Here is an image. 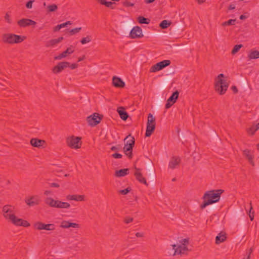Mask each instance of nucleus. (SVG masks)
Returning a JSON list of instances; mask_svg holds the SVG:
<instances>
[{"label": "nucleus", "instance_id": "obj_1", "mask_svg": "<svg viewBox=\"0 0 259 259\" xmlns=\"http://www.w3.org/2000/svg\"><path fill=\"white\" fill-rule=\"evenodd\" d=\"M224 190L222 189L207 191L203 196L204 201L200 205V208L203 209L207 206L218 202Z\"/></svg>", "mask_w": 259, "mask_h": 259}, {"label": "nucleus", "instance_id": "obj_2", "mask_svg": "<svg viewBox=\"0 0 259 259\" xmlns=\"http://www.w3.org/2000/svg\"><path fill=\"white\" fill-rule=\"evenodd\" d=\"M224 77V74H220L218 76V80L215 83V90L220 95H224L226 93L229 85L227 80L223 78Z\"/></svg>", "mask_w": 259, "mask_h": 259}, {"label": "nucleus", "instance_id": "obj_3", "mask_svg": "<svg viewBox=\"0 0 259 259\" xmlns=\"http://www.w3.org/2000/svg\"><path fill=\"white\" fill-rule=\"evenodd\" d=\"M189 242V239L185 238L181 241V245L178 246L176 244L172 245V248L175 250L174 255L180 254L183 255L187 254L189 249L187 246L188 245Z\"/></svg>", "mask_w": 259, "mask_h": 259}, {"label": "nucleus", "instance_id": "obj_4", "mask_svg": "<svg viewBox=\"0 0 259 259\" xmlns=\"http://www.w3.org/2000/svg\"><path fill=\"white\" fill-rule=\"evenodd\" d=\"M45 203L50 207L57 208H69L70 205L68 202H62L58 200H54L51 197H48L45 199Z\"/></svg>", "mask_w": 259, "mask_h": 259}, {"label": "nucleus", "instance_id": "obj_5", "mask_svg": "<svg viewBox=\"0 0 259 259\" xmlns=\"http://www.w3.org/2000/svg\"><path fill=\"white\" fill-rule=\"evenodd\" d=\"M81 138L78 137L71 136L66 139L67 146L72 149L79 148L81 145Z\"/></svg>", "mask_w": 259, "mask_h": 259}, {"label": "nucleus", "instance_id": "obj_6", "mask_svg": "<svg viewBox=\"0 0 259 259\" xmlns=\"http://www.w3.org/2000/svg\"><path fill=\"white\" fill-rule=\"evenodd\" d=\"M103 118V115L99 113H94L87 118L88 123L91 126H95L99 124Z\"/></svg>", "mask_w": 259, "mask_h": 259}, {"label": "nucleus", "instance_id": "obj_7", "mask_svg": "<svg viewBox=\"0 0 259 259\" xmlns=\"http://www.w3.org/2000/svg\"><path fill=\"white\" fill-rule=\"evenodd\" d=\"M4 217L8 220H10L15 215L14 207L11 205H6L3 208Z\"/></svg>", "mask_w": 259, "mask_h": 259}, {"label": "nucleus", "instance_id": "obj_8", "mask_svg": "<svg viewBox=\"0 0 259 259\" xmlns=\"http://www.w3.org/2000/svg\"><path fill=\"white\" fill-rule=\"evenodd\" d=\"M35 229L38 230H46L53 231L55 229V225L53 224H45L40 222H37L34 224Z\"/></svg>", "mask_w": 259, "mask_h": 259}, {"label": "nucleus", "instance_id": "obj_9", "mask_svg": "<svg viewBox=\"0 0 259 259\" xmlns=\"http://www.w3.org/2000/svg\"><path fill=\"white\" fill-rule=\"evenodd\" d=\"M130 36L132 38L142 37L143 34L141 28L138 26L134 27L130 33Z\"/></svg>", "mask_w": 259, "mask_h": 259}, {"label": "nucleus", "instance_id": "obj_10", "mask_svg": "<svg viewBox=\"0 0 259 259\" xmlns=\"http://www.w3.org/2000/svg\"><path fill=\"white\" fill-rule=\"evenodd\" d=\"M179 93L178 91L174 92L170 97L167 100L165 108L167 109L169 108L177 101L179 97Z\"/></svg>", "mask_w": 259, "mask_h": 259}, {"label": "nucleus", "instance_id": "obj_11", "mask_svg": "<svg viewBox=\"0 0 259 259\" xmlns=\"http://www.w3.org/2000/svg\"><path fill=\"white\" fill-rule=\"evenodd\" d=\"M69 64L70 63L68 62H60L52 69V71L55 74L59 73L65 68L68 67Z\"/></svg>", "mask_w": 259, "mask_h": 259}, {"label": "nucleus", "instance_id": "obj_12", "mask_svg": "<svg viewBox=\"0 0 259 259\" xmlns=\"http://www.w3.org/2000/svg\"><path fill=\"white\" fill-rule=\"evenodd\" d=\"M40 202V197L37 195H34L25 199V202L30 206L38 205Z\"/></svg>", "mask_w": 259, "mask_h": 259}, {"label": "nucleus", "instance_id": "obj_13", "mask_svg": "<svg viewBox=\"0 0 259 259\" xmlns=\"http://www.w3.org/2000/svg\"><path fill=\"white\" fill-rule=\"evenodd\" d=\"M75 47L73 46H70L69 47L67 48V49L63 52L61 54H59L58 56H55L54 57L55 60H61V59L66 57L68 55H70L73 53L74 51Z\"/></svg>", "mask_w": 259, "mask_h": 259}, {"label": "nucleus", "instance_id": "obj_14", "mask_svg": "<svg viewBox=\"0 0 259 259\" xmlns=\"http://www.w3.org/2000/svg\"><path fill=\"white\" fill-rule=\"evenodd\" d=\"M134 146V143L132 144H125L123 147V152L125 154L130 158L133 157V149Z\"/></svg>", "mask_w": 259, "mask_h": 259}, {"label": "nucleus", "instance_id": "obj_15", "mask_svg": "<svg viewBox=\"0 0 259 259\" xmlns=\"http://www.w3.org/2000/svg\"><path fill=\"white\" fill-rule=\"evenodd\" d=\"M242 154L252 165H254V155L253 154V151L251 150L246 149L242 151Z\"/></svg>", "mask_w": 259, "mask_h": 259}, {"label": "nucleus", "instance_id": "obj_16", "mask_svg": "<svg viewBox=\"0 0 259 259\" xmlns=\"http://www.w3.org/2000/svg\"><path fill=\"white\" fill-rule=\"evenodd\" d=\"M19 26L22 27H25L30 25L34 26L36 24V22L29 19H22L18 21Z\"/></svg>", "mask_w": 259, "mask_h": 259}, {"label": "nucleus", "instance_id": "obj_17", "mask_svg": "<svg viewBox=\"0 0 259 259\" xmlns=\"http://www.w3.org/2000/svg\"><path fill=\"white\" fill-rule=\"evenodd\" d=\"M181 162V159L179 156H172L168 164V167L170 169H174L179 165Z\"/></svg>", "mask_w": 259, "mask_h": 259}, {"label": "nucleus", "instance_id": "obj_18", "mask_svg": "<svg viewBox=\"0 0 259 259\" xmlns=\"http://www.w3.org/2000/svg\"><path fill=\"white\" fill-rule=\"evenodd\" d=\"M136 171L134 173V175L136 177V179L141 183L144 184L146 186H148V184L147 183L146 180L145 178H144L141 172V169L140 168H138L135 167Z\"/></svg>", "mask_w": 259, "mask_h": 259}, {"label": "nucleus", "instance_id": "obj_19", "mask_svg": "<svg viewBox=\"0 0 259 259\" xmlns=\"http://www.w3.org/2000/svg\"><path fill=\"white\" fill-rule=\"evenodd\" d=\"M15 34L5 33L3 35V41L5 43L14 44Z\"/></svg>", "mask_w": 259, "mask_h": 259}, {"label": "nucleus", "instance_id": "obj_20", "mask_svg": "<svg viewBox=\"0 0 259 259\" xmlns=\"http://www.w3.org/2000/svg\"><path fill=\"white\" fill-rule=\"evenodd\" d=\"M45 143L46 142L44 140L37 138H32L30 140V144L34 147L39 148L43 147Z\"/></svg>", "mask_w": 259, "mask_h": 259}, {"label": "nucleus", "instance_id": "obj_21", "mask_svg": "<svg viewBox=\"0 0 259 259\" xmlns=\"http://www.w3.org/2000/svg\"><path fill=\"white\" fill-rule=\"evenodd\" d=\"M60 227L62 228H79V225L75 223H71L67 221H63L60 224Z\"/></svg>", "mask_w": 259, "mask_h": 259}, {"label": "nucleus", "instance_id": "obj_22", "mask_svg": "<svg viewBox=\"0 0 259 259\" xmlns=\"http://www.w3.org/2000/svg\"><path fill=\"white\" fill-rule=\"evenodd\" d=\"M112 83L114 87L116 88H123L125 86V83L119 77L114 76L112 78Z\"/></svg>", "mask_w": 259, "mask_h": 259}, {"label": "nucleus", "instance_id": "obj_23", "mask_svg": "<svg viewBox=\"0 0 259 259\" xmlns=\"http://www.w3.org/2000/svg\"><path fill=\"white\" fill-rule=\"evenodd\" d=\"M117 111L119 114L120 117L125 121L128 117L127 113L125 111V108L123 107H119L117 108Z\"/></svg>", "mask_w": 259, "mask_h": 259}, {"label": "nucleus", "instance_id": "obj_24", "mask_svg": "<svg viewBox=\"0 0 259 259\" xmlns=\"http://www.w3.org/2000/svg\"><path fill=\"white\" fill-rule=\"evenodd\" d=\"M63 39V37H60L58 38L51 39L46 42V46L47 47H54L60 42Z\"/></svg>", "mask_w": 259, "mask_h": 259}, {"label": "nucleus", "instance_id": "obj_25", "mask_svg": "<svg viewBox=\"0 0 259 259\" xmlns=\"http://www.w3.org/2000/svg\"><path fill=\"white\" fill-rule=\"evenodd\" d=\"M84 196L82 195H68L66 199L68 200H75L82 201L84 200Z\"/></svg>", "mask_w": 259, "mask_h": 259}, {"label": "nucleus", "instance_id": "obj_26", "mask_svg": "<svg viewBox=\"0 0 259 259\" xmlns=\"http://www.w3.org/2000/svg\"><path fill=\"white\" fill-rule=\"evenodd\" d=\"M129 173L128 168H123L118 170H116L115 172V176L116 177H124Z\"/></svg>", "mask_w": 259, "mask_h": 259}, {"label": "nucleus", "instance_id": "obj_27", "mask_svg": "<svg viewBox=\"0 0 259 259\" xmlns=\"http://www.w3.org/2000/svg\"><path fill=\"white\" fill-rule=\"evenodd\" d=\"M155 128V125H154V124H147L145 137H150L154 131Z\"/></svg>", "mask_w": 259, "mask_h": 259}, {"label": "nucleus", "instance_id": "obj_28", "mask_svg": "<svg viewBox=\"0 0 259 259\" xmlns=\"http://www.w3.org/2000/svg\"><path fill=\"white\" fill-rule=\"evenodd\" d=\"M248 58L249 60L259 58V51L252 50H250L249 54L248 55Z\"/></svg>", "mask_w": 259, "mask_h": 259}, {"label": "nucleus", "instance_id": "obj_29", "mask_svg": "<svg viewBox=\"0 0 259 259\" xmlns=\"http://www.w3.org/2000/svg\"><path fill=\"white\" fill-rule=\"evenodd\" d=\"M259 129V123L255 125H252L247 129V132L249 135H253L255 132Z\"/></svg>", "mask_w": 259, "mask_h": 259}, {"label": "nucleus", "instance_id": "obj_30", "mask_svg": "<svg viewBox=\"0 0 259 259\" xmlns=\"http://www.w3.org/2000/svg\"><path fill=\"white\" fill-rule=\"evenodd\" d=\"M226 239V236L225 234L221 235V233H220L219 235L215 237V243L219 244L225 241Z\"/></svg>", "mask_w": 259, "mask_h": 259}, {"label": "nucleus", "instance_id": "obj_31", "mask_svg": "<svg viewBox=\"0 0 259 259\" xmlns=\"http://www.w3.org/2000/svg\"><path fill=\"white\" fill-rule=\"evenodd\" d=\"M163 68L160 65L159 63H157L156 64L153 65L150 69V72H155L156 71L162 70Z\"/></svg>", "mask_w": 259, "mask_h": 259}, {"label": "nucleus", "instance_id": "obj_32", "mask_svg": "<svg viewBox=\"0 0 259 259\" xmlns=\"http://www.w3.org/2000/svg\"><path fill=\"white\" fill-rule=\"evenodd\" d=\"M171 24V22L168 20H163L159 24V27L161 29H166L168 28Z\"/></svg>", "mask_w": 259, "mask_h": 259}, {"label": "nucleus", "instance_id": "obj_33", "mask_svg": "<svg viewBox=\"0 0 259 259\" xmlns=\"http://www.w3.org/2000/svg\"><path fill=\"white\" fill-rule=\"evenodd\" d=\"M13 224L16 226H21L22 224V223L23 222V220L21 219H18L17 218L16 215L14 216V219L13 218H12L10 220Z\"/></svg>", "mask_w": 259, "mask_h": 259}, {"label": "nucleus", "instance_id": "obj_34", "mask_svg": "<svg viewBox=\"0 0 259 259\" xmlns=\"http://www.w3.org/2000/svg\"><path fill=\"white\" fill-rule=\"evenodd\" d=\"M252 209H253V208L252 206L251 202H250L249 210H247V209L246 210L247 213L249 215L250 221H252L254 219V211H251Z\"/></svg>", "mask_w": 259, "mask_h": 259}, {"label": "nucleus", "instance_id": "obj_35", "mask_svg": "<svg viewBox=\"0 0 259 259\" xmlns=\"http://www.w3.org/2000/svg\"><path fill=\"white\" fill-rule=\"evenodd\" d=\"M138 21L140 24H149L150 20L148 18H146L143 16H139L138 18Z\"/></svg>", "mask_w": 259, "mask_h": 259}, {"label": "nucleus", "instance_id": "obj_36", "mask_svg": "<svg viewBox=\"0 0 259 259\" xmlns=\"http://www.w3.org/2000/svg\"><path fill=\"white\" fill-rule=\"evenodd\" d=\"M147 124H154V125H156L155 118L151 113L148 114Z\"/></svg>", "mask_w": 259, "mask_h": 259}, {"label": "nucleus", "instance_id": "obj_37", "mask_svg": "<svg viewBox=\"0 0 259 259\" xmlns=\"http://www.w3.org/2000/svg\"><path fill=\"white\" fill-rule=\"evenodd\" d=\"M25 36H22L15 34L14 43H20L23 41L25 39Z\"/></svg>", "mask_w": 259, "mask_h": 259}, {"label": "nucleus", "instance_id": "obj_38", "mask_svg": "<svg viewBox=\"0 0 259 259\" xmlns=\"http://www.w3.org/2000/svg\"><path fill=\"white\" fill-rule=\"evenodd\" d=\"M92 40V37L90 35H87L85 37H83L80 40V42L81 44L84 45L87 43L90 42Z\"/></svg>", "mask_w": 259, "mask_h": 259}, {"label": "nucleus", "instance_id": "obj_39", "mask_svg": "<svg viewBox=\"0 0 259 259\" xmlns=\"http://www.w3.org/2000/svg\"><path fill=\"white\" fill-rule=\"evenodd\" d=\"M236 19H230L227 21L224 22L222 25L223 26H229V25H234L235 24Z\"/></svg>", "mask_w": 259, "mask_h": 259}, {"label": "nucleus", "instance_id": "obj_40", "mask_svg": "<svg viewBox=\"0 0 259 259\" xmlns=\"http://www.w3.org/2000/svg\"><path fill=\"white\" fill-rule=\"evenodd\" d=\"M162 68L163 69L164 68L168 66L170 64V61L169 60H164L163 61H160L159 62Z\"/></svg>", "mask_w": 259, "mask_h": 259}, {"label": "nucleus", "instance_id": "obj_41", "mask_svg": "<svg viewBox=\"0 0 259 259\" xmlns=\"http://www.w3.org/2000/svg\"><path fill=\"white\" fill-rule=\"evenodd\" d=\"M243 47L242 45H235L231 51L232 54H235L237 53L239 50Z\"/></svg>", "mask_w": 259, "mask_h": 259}, {"label": "nucleus", "instance_id": "obj_42", "mask_svg": "<svg viewBox=\"0 0 259 259\" xmlns=\"http://www.w3.org/2000/svg\"><path fill=\"white\" fill-rule=\"evenodd\" d=\"M81 30V27H77L69 30V32L70 35H73L78 33Z\"/></svg>", "mask_w": 259, "mask_h": 259}, {"label": "nucleus", "instance_id": "obj_43", "mask_svg": "<svg viewBox=\"0 0 259 259\" xmlns=\"http://www.w3.org/2000/svg\"><path fill=\"white\" fill-rule=\"evenodd\" d=\"M58 9V7L55 4L51 5L48 6V11L50 12H55Z\"/></svg>", "mask_w": 259, "mask_h": 259}, {"label": "nucleus", "instance_id": "obj_44", "mask_svg": "<svg viewBox=\"0 0 259 259\" xmlns=\"http://www.w3.org/2000/svg\"><path fill=\"white\" fill-rule=\"evenodd\" d=\"M134 221V218L133 217H131L130 216H126L123 219V222L126 224H128L130 223L133 222Z\"/></svg>", "mask_w": 259, "mask_h": 259}, {"label": "nucleus", "instance_id": "obj_45", "mask_svg": "<svg viewBox=\"0 0 259 259\" xmlns=\"http://www.w3.org/2000/svg\"><path fill=\"white\" fill-rule=\"evenodd\" d=\"M131 190V188L130 187H127L126 188V189H123V190H120L118 192L119 194H122V195H126L127 194L128 192H130Z\"/></svg>", "mask_w": 259, "mask_h": 259}, {"label": "nucleus", "instance_id": "obj_46", "mask_svg": "<svg viewBox=\"0 0 259 259\" xmlns=\"http://www.w3.org/2000/svg\"><path fill=\"white\" fill-rule=\"evenodd\" d=\"M129 137H131V139L127 140L126 144H132L133 142V143H135V141L134 138L133 137H131L130 135L126 136V138L124 139V140L127 139Z\"/></svg>", "mask_w": 259, "mask_h": 259}, {"label": "nucleus", "instance_id": "obj_47", "mask_svg": "<svg viewBox=\"0 0 259 259\" xmlns=\"http://www.w3.org/2000/svg\"><path fill=\"white\" fill-rule=\"evenodd\" d=\"M122 5L126 7H133L134 6V4L131 3L127 1H125L124 2H122Z\"/></svg>", "mask_w": 259, "mask_h": 259}, {"label": "nucleus", "instance_id": "obj_48", "mask_svg": "<svg viewBox=\"0 0 259 259\" xmlns=\"http://www.w3.org/2000/svg\"><path fill=\"white\" fill-rule=\"evenodd\" d=\"M115 5V3L111 2H107L106 6L108 8H110L112 9H114L115 8L114 5Z\"/></svg>", "mask_w": 259, "mask_h": 259}, {"label": "nucleus", "instance_id": "obj_49", "mask_svg": "<svg viewBox=\"0 0 259 259\" xmlns=\"http://www.w3.org/2000/svg\"><path fill=\"white\" fill-rule=\"evenodd\" d=\"M34 2V1H32V0H30L29 1H28L26 4V7L27 8V9H31L32 8V4H33V2Z\"/></svg>", "mask_w": 259, "mask_h": 259}, {"label": "nucleus", "instance_id": "obj_50", "mask_svg": "<svg viewBox=\"0 0 259 259\" xmlns=\"http://www.w3.org/2000/svg\"><path fill=\"white\" fill-rule=\"evenodd\" d=\"M5 19L8 23H11L12 22L10 19V16L9 15L8 13H6V14L5 15Z\"/></svg>", "mask_w": 259, "mask_h": 259}, {"label": "nucleus", "instance_id": "obj_51", "mask_svg": "<svg viewBox=\"0 0 259 259\" xmlns=\"http://www.w3.org/2000/svg\"><path fill=\"white\" fill-rule=\"evenodd\" d=\"M253 251L252 248H250L247 252V256L246 257H244L243 259H250V254Z\"/></svg>", "mask_w": 259, "mask_h": 259}, {"label": "nucleus", "instance_id": "obj_52", "mask_svg": "<svg viewBox=\"0 0 259 259\" xmlns=\"http://www.w3.org/2000/svg\"><path fill=\"white\" fill-rule=\"evenodd\" d=\"M122 155L119 153H114L112 155V157H113L114 158H121L122 157Z\"/></svg>", "mask_w": 259, "mask_h": 259}, {"label": "nucleus", "instance_id": "obj_53", "mask_svg": "<svg viewBox=\"0 0 259 259\" xmlns=\"http://www.w3.org/2000/svg\"><path fill=\"white\" fill-rule=\"evenodd\" d=\"M21 226L25 227H27L30 226V224L27 221L23 220V222L22 223Z\"/></svg>", "mask_w": 259, "mask_h": 259}, {"label": "nucleus", "instance_id": "obj_54", "mask_svg": "<svg viewBox=\"0 0 259 259\" xmlns=\"http://www.w3.org/2000/svg\"><path fill=\"white\" fill-rule=\"evenodd\" d=\"M21 226L25 227H27L30 226V224L27 221L23 220V222L22 223Z\"/></svg>", "mask_w": 259, "mask_h": 259}, {"label": "nucleus", "instance_id": "obj_55", "mask_svg": "<svg viewBox=\"0 0 259 259\" xmlns=\"http://www.w3.org/2000/svg\"><path fill=\"white\" fill-rule=\"evenodd\" d=\"M77 66H78V64H77L76 63H73L70 65H69V66H68V67L70 68L71 69H74L76 68H77Z\"/></svg>", "mask_w": 259, "mask_h": 259}, {"label": "nucleus", "instance_id": "obj_56", "mask_svg": "<svg viewBox=\"0 0 259 259\" xmlns=\"http://www.w3.org/2000/svg\"><path fill=\"white\" fill-rule=\"evenodd\" d=\"M50 186L51 187L59 188L60 185L58 183H52L50 184Z\"/></svg>", "mask_w": 259, "mask_h": 259}, {"label": "nucleus", "instance_id": "obj_57", "mask_svg": "<svg viewBox=\"0 0 259 259\" xmlns=\"http://www.w3.org/2000/svg\"><path fill=\"white\" fill-rule=\"evenodd\" d=\"M231 89L233 91V92H234V93H235V94H236L238 92V89L236 86H234V85L232 86L231 87Z\"/></svg>", "mask_w": 259, "mask_h": 259}, {"label": "nucleus", "instance_id": "obj_58", "mask_svg": "<svg viewBox=\"0 0 259 259\" xmlns=\"http://www.w3.org/2000/svg\"><path fill=\"white\" fill-rule=\"evenodd\" d=\"M136 236L137 237H142L144 236V233L141 232H137L136 234Z\"/></svg>", "mask_w": 259, "mask_h": 259}, {"label": "nucleus", "instance_id": "obj_59", "mask_svg": "<svg viewBox=\"0 0 259 259\" xmlns=\"http://www.w3.org/2000/svg\"><path fill=\"white\" fill-rule=\"evenodd\" d=\"M61 28L60 24L58 25L54 28V31H59Z\"/></svg>", "mask_w": 259, "mask_h": 259}, {"label": "nucleus", "instance_id": "obj_60", "mask_svg": "<svg viewBox=\"0 0 259 259\" xmlns=\"http://www.w3.org/2000/svg\"><path fill=\"white\" fill-rule=\"evenodd\" d=\"M235 8V6L234 4L230 5L228 7V10H232Z\"/></svg>", "mask_w": 259, "mask_h": 259}, {"label": "nucleus", "instance_id": "obj_61", "mask_svg": "<svg viewBox=\"0 0 259 259\" xmlns=\"http://www.w3.org/2000/svg\"><path fill=\"white\" fill-rule=\"evenodd\" d=\"M155 0H144L146 4H151L154 2Z\"/></svg>", "mask_w": 259, "mask_h": 259}, {"label": "nucleus", "instance_id": "obj_62", "mask_svg": "<svg viewBox=\"0 0 259 259\" xmlns=\"http://www.w3.org/2000/svg\"><path fill=\"white\" fill-rule=\"evenodd\" d=\"M111 150L112 151H117L118 150V148L116 146H113L111 148Z\"/></svg>", "mask_w": 259, "mask_h": 259}, {"label": "nucleus", "instance_id": "obj_63", "mask_svg": "<svg viewBox=\"0 0 259 259\" xmlns=\"http://www.w3.org/2000/svg\"><path fill=\"white\" fill-rule=\"evenodd\" d=\"M45 195H49L52 194V192L51 191L46 190L44 192Z\"/></svg>", "mask_w": 259, "mask_h": 259}, {"label": "nucleus", "instance_id": "obj_64", "mask_svg": "<svg viewBox=\"0 0 259 259\" xmlns=\"http://www.w3.org/2000/svg\"><path fill=\"white\" fill-rule=\"evenodd\" d=\"M84 58H85V56H83L81 57H79L78 58V62H80V61L83 60L84 59Z\"/></svg>", "mask_w": 259, "mask_h": 259}]
</instances>
